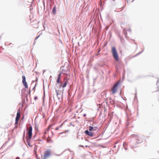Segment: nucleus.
Masks as SVG:
<instances>
[{
  "label": "nucleus",
  "instance_id": "nucleus-16",
  "mask_svg": "<svg viewBox=\"0 0 159 159\" xmlns=\"http://www.w3.org/2000/svg\"><path fill=\"white\" fill-rule=\"evenodd\" d=\"M28 141H27V142H28V145L29 146H30V147H32V146H31V145H30V143L28 142Z\"/></svg>",
  "mask_w": 159,
  "mask_h": 159
},
{
  "label": "nucleus",
  "instance_id": "nucleus-1",
  "mask_svg": "<svg viewBox=\"0 0 159 159\" xmlns=\"http://www.w3.org/2000/svg\"><path fill=\"white\" fill-rule=\"evenodd\" d=\"M111 52L113 55V57L114 59L116 61H118L119 60L118 54L116 51V48L114 47H113L111 48Z\"/></svg>",
  "mask_w": 159,
  "mask_h": 159
},
{
  "label": "nucleus",
  "instance_id": "nucleus-10",
  "mask_svg": "<svg viewBox=\"0 0 159 159\" xmlns=\"http://www.w3.org/2000/svg\"><path fill=\"white\" fill-rule=\"evenodd\" d=\"M85 133L86 134H88L90 136H93V134L92 132L89 131L88 130H86Z\"/></svg>",
  "mask_w": 159,
  "mask_h": 159
},
{
  "label": "nucleus",
  "instance_id": "nucleus-17",
  "mask_svg": "<svg viewBox=\"0 0 159 159\" xmlns=\"http://www.w3.org/2000/svg\"><path fill=\"white\" fill-rule=\"evenodd\" d=\"M56 92L57 93V96H58V93H58V92L57 90H56Z\"/></svg>",
  "mask_w": 159,
  "mask_h": 159
},
{
  "label": "nucleus",
  "instance_id": "nucleus-11",
  "mask_svg": "<svg viewBox=\"0 0 159 159\" xmlns=\"http://www.w3.org/2000/svg\"><path fill=\"white\" fill-rule=\"evenodd\" d=\"M136 139L137 140V142L138 143H140L143 141L142 139L141 138L138 137Z\"/></svg>",
  "mask_w": 159,
  "mask_h": 159
},
{
  "label": "nucleus",
  "instance_id": "nucleus-3",
  "mask_svg": "<svg viewBox=\"0 0 159 159\" xmlns=\"http://www.w3.org/2000/svg\"><path fill=\"white\" fill-rule=\"evenodd\" d=\"M51 151L50 150H47L44 152L43 159H47L51 155Z\"/></svg>",
  "mask_w": 159,
  "mask_h": 159
},
{
  "label": "nucleus",
  "instance_id": "nucleus-21",
  "mask_svg": "<svg viewBox=\"0 0 159 159\" xmlns=\"http://www.w3.org/2000/svg\"><path fill=\"white\" fill-rule=\"evenodd\" d=\"M47 130H46V131H45V133H44V134H47Z\"/></svg>",
  "mask_w": 159,
  "mask_h": 159
},
{
  "label": "nucleus",
  "instance_id": "nucleus-20",
  "mask_svg": "<svg viewBox=\"0 0 159 159\" xmlns=\"http://www.w3.org/2000/svg\"><path fill=\"white\" fill-rule=\"evenodd\" d=\"M16 159H20V158L18 157H17L16 158Z\"/></svg>",
  "mask_w": 159,
  "mask_h": 159
},
{
  "label": "nucleus",
  "instance_id": "nucleus-2",
  "mask_svg": "<svg viewBox=\"0 0 159 159\" xmlns=\"http://www.w3.org/2000/svg\"><path fill=\"white\" fill-rule=\"evenodd\" d=\"M32 127L31 126H30L28 129V132L27 133V134L28 135V136L26 137L27 141H30L32 137Z\"/></svg>",
  "mask_w": 159,
  "mask_h": 159
},
{
  "label": "nucleus",
  "instance_id": "nucleus-4",
  "mask_svg": "<svg viewBox=\"0 0 159 159\" xmlns=\"http://www.w3.org/2000/svg\"><path fill=\"white\" fill-rule=\"evenodd\" d=\"M119 84V82H118L117 83L115 84L113 87L112 88L111 90L112 94H115L117 91L118 88Z\"/></svg>",
  "mask_w": 159,
  "mask_h": 159
},
{
  "label": "nucleus",
  "instance_id": "nucleus-19",
  "mask_svg": "<svg viewBox=\"0 0 159 159\" xmlns=\"http://www.w3.org/2000/svg\"><path fill=\"white\" fill-rule=\"evenodd\" d=\"M58 129H59L58 127H57V128H56L55 130H58Z\"/></svg>",
  "mask_w": 159,
  "mask_h": 159
},
{
  "label": "nucleus",
  "instance_id": "nucleus-9",
  "mask_svg": "<svg viewBox=\"0 0 159 159\" xmlns=\"http://www.w3.org/2000/svg\"><path fill=\"white\" fill-rule=\"evenodd\" d=\"M98 129V127H93L92 126H89V130L90 131H94L97 130Z\"/></svg>",
  "mask_w": 159,
  "mask_h": 159
},
{
  "label": "nucleus",
  "instance_id": "nucleus-8",
  "mask_svg": "<svg viewBox=\"0 0 159 159\" xmlns=\"http://www.w3.org/2000/svg\"><path fill=\"white\" fill-rule=\"evenodd\" d=\"M61 73H60L58 75L56 81L57 84H58L59 83H61Z\"/></svg>",
  "mask_w": 159,
  "mask_h": 159
},
{
  "label": "nucleus",
  "instance_id": "nucleus-6",
  "mask_svg": "<svg viewBox=\"0 0 159 159\" xmlns=\"http://www.w3.org/2000/svg\"><path fill=\"white\" fill-rule=\"evenodd\" d=\"M22 82L24 86L25 87V88L28 89V85L27 84V82L26 81V78L25 76L24 75H23L22 76Z\"/></svg>",
  "mask_w": 159,
  "mask_h": 159
},
{
  "label": "nucleus",
  "instance_id": "nucleus-12",
  "mask_svg": "<svg viewBox=\"0 0 159 159\" xmlns=\"http://www.w3.org/2000/svg\"><path fill=\"white\" fill-rule=\"evenodd\" d=\"M56 7H54L52 9L53 13L54 14H55L56 13Z\"/></svg>",
  "mask_w": 159,
  "mask_h": 159
},
{
  "label": "nucleus",
  "instance_id": "nucleus-23",
  "mask_svg": "<svg viewBox=\"0 0 159 159\" xmlns=\"http://www.w3.org/2000/svg\"><path fill=\"white\" fill-rule=\"evenodd\" d=\"M86 116V114H84V116Z\"/></svg>",
  "mask_w": 159,
  "mask_h": 159
},
{
  "label": "nucleus",
  "instance_id": "nucleus-15",
  "mask_svg": "<svg viewBox=\"0 0 159 159\" xmlns=\"http://www.w3.org/2000/svg\"><path fill=\"white\" fill-rule=\"evenodd\" d=\"M127 1L128 2H133L134 0H127Z\"/></svg>",
  "mask_w": 159,
  "mask_h": 159
},
{
  "label": "nucleus",
  "instance_id": "nucleus-13",
  "mask_svg": "<svg viewBox=\"0 0 159 159\" xmlns=\"http://www.w3.org/2000/svg\"><path fill=\"white\" fill-rule=\"evenodd\" d=\"M51 141L52 140L51 139H50V138H48L47 140V141L48 142H51Z\"/></svg>",
  "mask_w": 159,
  "mask_h": 159
},
{
  "label": "nucleus",
  "instance_id": "nucleus-5",
  "mask_svg": "<svg viewBox=\"0 0 159 159\" xmlns=\"http://www.w3.org/2000/svg\"><path fill=\"white\" fill-rule=\"evenodd\" d=\"M20 117V113L19 110L17 111V112L16 115V118L15 125H17L18 123Z\"/></svg>",
  "mask_w": 159,
  "mask_h": 159
},
{
  "label": "nucleus",
  "instance_id": "nucleus-14",
  "mask_svg": "<svg viewBox=\"0 0 159 159\" xmlns=\"http://www.w3.org/2000/svg\"><path fill=\"white\" fill-rule=\"evenodd\" d=\"M157 87L158 89V90H157V91H158L159 90V82H157Z\"/></svg>",
  "mask_w": 159,
  "mask_h": 159
},
{
  "label": "nucleus",
  "instance_id": "nucleus-22",
  "mask_svg": "<svg viewBox=\"0 0 159 159\" xmlns=\"http://www.w3.org/2000/svg\"><path fill=\"white\" fill-rule=\"evenodd\" d=\"M25 132H24V136H25Z\"/></svg>",
  "mask_w": 159,
  "mask_h": 159
},
{
  "label": "nucleus",
  "instance_id": "nucleus-7",
  "mask_svg": "<svg viewBox=\"0 0 159 159\" xmlns=\"http://www.w3.org/2000/svg\"><path fill=\"white\" fill-rule=\"evenodd\" d=\"M63 82L64 83L63 84H61L60 85V87H62V88H65L67 84L68 83V80L66 79L65 78H64L63 79Z\"/></svg>",
  "mask_w": 159,
  "mask_h": 159
},
{
  "label": "nucleus",
  "instance_id": "nucleus-24",
  "mask_svg": "<svg viewBox=\"0 0 159 159\" xmlns=\"http://www.w3.org/2000/svg\"><path fill=\"white\" fill-rule=\"evenodd\" d=\"M17 126H16L15 127V128H17Z\"/></svg>",
  "mask_w": 159,
  "mask_h": 159
},
{
  "label": "nucleus",
  "instance_id": "nucleus-18",
  "mask_svg": "<svg viewBox=\"0 0 159 159\" xmlns=\"http://www.w3.org/2000/svg\"><path fill=\"white\" fill-rule=\"evenodd\" d=\"M34 99L35 100H36L37 99V97H35Z\"/></svg>",
  "mask_w": 159,
  "mask_h": 159
}]
</instances>
